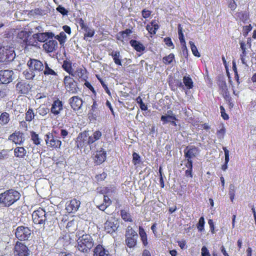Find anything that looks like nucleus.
I'll return each mask as SVG.
<instances>
[{
	"label": "nucleus",
	"mask_w": 256,
	"mask_h": 256,
	"mask_svg": "<svg viewBox=\"0 0 256 256\" xmlns=\"http://www.w3.org/2000/svg\"><path fill=\"white\" fill-rule=\"evenodd\" d=\"M118 226V220L112 217L104 223V230L108 233L112 234L116 230Z\"/></svg>",
	"instance_id": "obj_10"
},
{
	"label": "nucleus",
	"mask_w": 256,
	"mask_h": 256,
	"mask_svg": "<svg viewBox=\"0 0 256 256\" xmlns=\"http://www.w3.org/2000/svg\"><path fill=\"white\" fill-rule=\"evenodd\" d=\"M53 133H56V130H52V133L48 132L46 135L45 141L48 146L52 148H58L62 144L61 141L53 135Z\"/></svg>",
	"instance_id": "obj_5"
},
{
	"label": "nucleus",
	"mask_w": 256,
	"mask_h": 256,
	"mask_svg": "<svg viewBox=\"0 0 256 256\" xmlns=\"http://www.w3.org/2000/svg\"><path fill=\"white\" fill-rule=\"evenodd\" d=\"M48 111V108L44 106H40L36 109V113H38L40 115L42 116L46 115Z\"/></svg>",
	"instance_id": "obj_40"
},
{
	"label": "nucleus",
	"mask_w": 256,
	"mask_h": 256,
	"mask_svg": "<svg viewBox=\"0 0 256 256\" xmlns=\"http://www.w3.org/2000/svg\"><path fill=\"white\" fill-rule=\"evenodd\" d=\"M205 224V221L204 217L202 216L200 218L198 222L197 225V228L198 231L202 232L204 230V226Z\"/></svg>",
	"instance_id": "obj_44"
},
{
	"label": "nucleus",
	"mask_w": 256,
	"mask_h": 256,
	"mask_svg": "<svg viewBox=\"0 0 256 256\" xmlns=\"http://www.w3.org/2000/svg\"><path fill=\"white\" fill-rule=\"evenodd\" d=\"M14 254L17 256H28L30 250L26 245L17 242L14 246Z\"/></svg>",
	"instance_id": "obj_13"
},
{
	"label": "nucleus",
	"mask_w": 256,
	"mask_h": 256,
	"mask_svg": "<svg viewBox=\"0 0 256 256\" xmlns=\"http://www.w3.org/2000/svg\"><path fill=\"white\" fill-rule=\"evenodd\" d=\"M28 34L26 31L22 30L18 34L17 38L19 40L20 42L24 43L26 45H32L30 42L28 40Z\"/></svg>",
	"instance_id": "obj_22"
},
{
	"label": "nucleus",
	"mask_w": 256,
	"mask_h": 256,
	"mask_svg": "<svg viewBox=\"0 0 256 256\" xmlns=\"http://www.w3.org/2000/svg\"><path fill=\"white\" fill-rule=\"evenodd\" d=\"M58 47V42L56 40H50L43 44V48L47 52H52L56 50Z\"/></svg>",
	"instance_id": "obj_18"
},
{
	"label": "nucleus",
	"mask_w": 256,
	"mask_h": 256,
	"mask_svg": "<svg viewBox=\"0 0 256 256\" xmlns=\"http://www.w3.org/2000/svg\"><path fill=\"white\" fill-rule=\"evenodd\" d=\"M183 83L184 85L186 91L193 88V82L190 76H184L183 78Z\"/></svg>",
	"instance_id": "obj_31"
},
{
	"label": "nucleus",
	"mask_w": 256,
	"mask_h": 256,
	"mask_svg": "<svg viewBox=\"0 0 256 256\" xmlns=\"http://www.w3.org/2000/svg\"><path fill=\"white\" fill-rule=\"evenodd\" d=\"M16 56V54L12 49L0 48V62H8L12 61Z\"/></svg>",
	"instance_id": "obj_6"
},
{
	"label": "nucleus",
	"mask_w": 256,
	"mask_h": 256,
	"mask_svg": "<svg viewBox=\"0 0 256 256\" xmlns=\"http://www.w3.org/2000/svg\"><path fill=\"white\" fill-rule=\"evenodd\" d=\"M236 192V188L235 186L233 184H230V190H229V195L230 196H235Z\"/></svg>",
	"instance_id": "obj_57"
},
{
	"label": "nucleus",
	"mask_w": 256,
	"mask_h": 256,
	"mask_svg": "<svg viewBox=\"0 0 256 256\" xmlns=\"http://www.w3.org/2000/svg\"><path fill=\"white\" fill-rule=\"evenodd\" d=\"M31 139L32 140L34 144L36 145H38L40 144V138L38 135L34 132H32L30 133Z\"/></svg>",
	"instance_id": "obj_39"
},
{
	"label": "nucleus",
	"mask_w": 256,
	"mask_h": 256,
	"mask_svg": "<svg viewBox=\"0 0 256 256\" xmlns=\"http://www.w3.org/2000/svg\"><path fill=\"white\" fill-rule=\"evenodd\" d=\"M113 58L114 63L118 66H122V56L119 51H112L109 54Z\"/></svg>",
	"instance_id": "obj_29"
},
{
	"label": "nucleus",
	"mask_w": 256,
	"mask_h": 256,
	"mask_svg": "<svg viewBox=\"0 0 256 256\" xmlns=\"http://www.w3.org/2000/svg\"><path fill=\"white\" fill-rule=\"evenodd\" d=\"M64 84L66 90L72 94H76L78 93L79 88L77 84L74 79L70 76H66L64 78Z\"/></svg>",
	"instance_id": "obj_7"
},
{
	"label": "nucleus",
	"mask_w": 256,
	"mask_h": 256,
	"mask_svg": "<svg viewBox=\"0 0 256 256\" xmlns=\"http://www.w3.org/2000/svg\"><path fill=\"white\" fill-rule=\"evenodd\" d=\"M60 136L63 138H65L68 135V132L66 130L60 129Z\"/></svg>",
	"instance_id": "obj_62"
},
{
	"label": "nucleus",
	"mask_w": 256,
	"mask_h": 256,
	"mask_svg": "<svg viewBox=\"0 0 256 256\" xmlns=\"http://www.w3.org/2000/svg\"><path fill=\"white\" fill-rule=\"evenodd\" d=\"M246 52H242L240 55V58L242 64L247 66L246 64Z\"/></svg>",
	"instance_id": "obj_52"
},
{
	"label": "nucleus",
	"mask_w": 256,
	"mask_h": 256,
	"mask_svg": "<svg viewBox=\"0 0 256 256\" xmlns=\"http://www.w3.org/2000/svg\"><path fill=\"white\" fill-rule=\"evenodd\" d=\"M141 162V158L140 155L134 152L132 154V163L134 165H138Z\"/></svg>",
	"instance_id": "obj_41"
},
{
	"label": "nucleus",
	"mask_w": 256,
	"mask_h": 256,
	"mask_svg": "<svg viewBox=\"0 0 256 256\" xmlns=\"http://www.w3.org/2000/svg\"><path fill=\"white\" fill-rule=\"evenodd\" d=\"M27 65L30 70H33L36 74L43 71L44 64L36 59H30L27 62Z\"/></svg>",
	"instance_id": "obj_9"
},
{
	"label": "nucleus",
	"mask_w": 256,
	"mask_h": 256,
	"mask_svg": "<svg viewBox=\"0 0 256 256\" xmlns=\"http://www.w3.org/2000/svg\"><path fill=\"white\" fill-rule=\"evenodd\" d=\"M222 149L224 152L225 162L224 164L222 166V168L223 170L225 171L228 168V164L230 160L229 151L226 147H223Z\"/></svg>",
	"instance_id": "obj_33"
},
{
	"label": "nucleus",
	"mask_w": 256,
	"mask_h": 256,
	"mask_svg": "<svg viewBox=\"0 0 256 256\" xmlns=\"http://www.w3.org/2000/svg\"><path fill=\"white\" fill-rule=\"evenodd\" d=\"M174 59V55L171 53L168 56H164L162 58V62L166 64H170Z\"/></svg>",
	"instance_id": "obj_37"
},
{
	"label": "nucleus",
	"mask_w": 256,
	"mask_h": 256,
	"mask_svg": "<svg viewBox=\"0 0 256 256\" xmlns=\"http://www.w3.org/2000/svg\"><path fill=\"white\" fill-rule=\"evenodd\" d=\"M139 234L143 244L146 246L148 244L147 234L142 226L139 227Z\"/></svg>",
	"instance_id": "obj_32"
},
{
	"label": "nucleus",
	"mask_w": 256,
	"mask_h": 256,
	"mask_svg": "<svg viewBox=\"0 0 256 256\" xmlns=\"http://www.w3.org/2000/svg\"><path fill=\"white\" fill-rule=\"evenodd\" d=\"M125 237L126 244L128 248H132L136 246L138 238V234L131 226H128L127 228L126 232Z\"/></svg>",
	"instance_id": "obj_3"
},
{
	"label": "nucleus",
	"mask_w": 256,
	"mask_h": 256,
	"mask_svg": "<svg viewBox=\"0 0 256 256\" xmlns=\"http://www.w3.org/2000/svg\"><path fill=\"white\" fill-rule=\"evenodd\" d=\"M14 80V72L12 70H0V82L2 84H8Z\"/></svg>",
	"instance_id": "obj_12"
},
{
	"label": "nucleus",
	"mask_w": 256,
	"mask_h": 256,
	"mask_svg": "<svg viewBox=\"0 0 256 256\" xmlns=\"http://www.w3.org/2000/svg\"><path fill=\"white\" fill-rule=\"evenodd\" d=\"M23 74L27 80H32L36 75V74L33 70H30V68H28V70H24L23 72Z\"/></svg>",
	"instance_id": "obj_36"
},
{
	"label": "nucleus",
	"mask_w": 256,
	"mask_h": 256,
	"mask_svg": "<svg viewBox=\"0 0 256 256\" xmlns=\"http://www.w3.org/2000/svg\"><path fill=\"white\" fill-rule=\"evenodd\" d=\"M26 153V150L24 147H16L14 150V155L18 158H24Z\"/></svg>",
	"instance_id": "obj_30"
},
{
	"label": "nucleus",
	"mask_w": 256,
	"mask_h": 256,
	"mask_svg": "<svg viewBox=\"0 0 256 256\" xmlns=\"http://www.w3.org/2000/svg\"><path fill=\"white\" fill-rule=\"evenodd\" d=\"M62 110V102L59 100H57L53 102L50 111L54 115L58 114L60 111Z\"/></svg>",
	"instance_id": "obj_23"
},
{
	"label": "nucleus",
	"mask_w": 256,
	"mask_h": 256,
	"mask_svg": "<svg viewBox=\"0 0 256 256\" xmlns=\"http://www.w3.org/2000/svg\"><path fill=\"white\" fill-rule=\"evenodd\" d=\"M94 246V240L89 234H83L77 240V248L83 252H88Z\"/></svg>",
	"instance_id": "obj_2"
},
{
	"label": "nucleus",
	"mask_w": 256,
	"mask_h": 256,
	"mask_svg": "<svg viewBox=\"0 0 256 256\" xmlns=\"http://www.w3.org/2000/svg\"><path fill=\"white\" fill-rule=\"evenodd\" d=\"M62 67L66 71L70 74H72V72H71L72 66H71V64L70 63H69L68 62L64 61L62 66Z\"/></svg>",
	"instance_id": "obj_47"
},
{
	"label": "nucleus",
	"mask_w": 256,
	"mask_h": 256,
	"mask_svg": "<svg viewBox=\"0 0 256 256\" xmlns=\"http://www.w3.org/2000/svg\"><path fill=\"white\" fill-rule=\"evenodd\" d=\"M98 79L100 81V82L101 84L102 85L103 88L104 89L106 92L108 94V95H110V90H109L107 85L105 84V82H104V80L101 79V78H98Z\"/></svg>",
	"instance_id": "obj_50"
},
{
	"label": "nucleus",
	"mask_w": 256,
	"mask_h": 256,
	"mask_svg": "<svg viewBox=\"0 0 256 256\" xmlns=\"http://www.w3.org/2000/svg\"><path fill=\"white\" fill-rule=\"evenodd\" d=\"M189 44H190L191 50L193 54L196 56L200 57V54L194 43L190 41Z\"/></svg>",
	"instance_id": "obj_43"
},
{
	"label": "nucleus",
	"mask_w": 256,
	"mask_h": 256,
	"mask_svg": "<svg viewBox=\"0 0 256 256\" xmlns=\"http://www.w3.org/2000/svg\"><path fill=\"white\" fill-rule=\"evenodd\" d=\"M146 29L151 34H156V32L154 29V28L150 23L147 24L146 26Z\"/></svg>",
	"instance_id": "obj_53"
},
{
	"label": "nucleus",
	"mask_w": 256,
	"mask_h": 256,
	"mask_svg": "<svg viewBox=\"0 0 256 256\" xmlns=\"http://www.w3.org/2000/svg\"><path fill=\"white\" fill-rule=\"evenodd\" d=\"M142 17L144 18H146L150 16L151 12L148 10H146V9H144L142 10Z\"/></svg>",
	"instance_id": "obj_54"
},
{
	"label": "nucleus",
	"mask_w": 256,
	"mask_h": 256,
	"mask_svg": "<svg viewBox=\"0 0 256 256\" xmlns=\"http://www.w3.org/2000/svg\"><path fill=\"white\" fill-rule=\"evenodd\" d=\"M208 224L210 227V230L212 234H214L215 232H214V226L213 222V220H208Z\"/></svg>",
	"instance_id": "obj_59"
},
{
	"label": "nucleus",
	"mask_w": 256,
	"mask_h": 256,
	"mask_svg": "<svg viewBox=\"0 0 256 256\" xmlns=\"http://www.w3.org/2000/svg\"><path fill=\"white\" fill-rule=\"evenodd\" d=\"M121 216L122 219L126 222H132V218L130 217V214L128 213H127L125 211L122 210L121 212Z\"/></svg>",
	"instance_id": "obj_46"
},
{
	"label": "nucleus",
	"mask_w": 256,
	"mask_h": 256,
	"mask_svg": "<svg viewBox=\"0 0 256 256\" xmlns=\"http://www.w3.org/2000/svg\"><path fill=\"white\" fill-rule=\"evenodd\" d=\"M252 29V26L250 24L248 26H246L244 27V34H247L249 32H250Z\"/></svg>",
	"instance_id": "obj_64"
},
{
	"label": "nucleus",
	"mask_w": 256,
	"mask_h": 256,
	"mask_svg": "<svg viewBox=\"0 0 256 256\" xmlns=\"http://www.w3.org/2000/svg\"><path fill=\"white\" fill-rule=\"evenodd\" d=\"M20 197V194L18 191L8 190L0 194V203L5 206H10L18 200Z\"/></svg>",
	"instance_id": "obj_1"
},
{
	"label": "nucleus",
	"mask_w": 256,
	"mask_h": 256,
	"mask_svg": "<svg viewBox=\"0 0 256 256\" xmlns=\"http://www.w3.org/2000/svg\"><path fill=\"white\" fill-rule=\"evenodd\" d=\"M226 133V130L222 126L221 128L217 131L216 134L218 138H222Z\"/></svg>",
	"instance_id": "obj_48"
},
{
	"label": "nucleus",
	"mask_w": 256,
	"mask_h": 256,
	"mask_svg": "<svg viewBox=\"0 0 256 256\" xmlns=\"http://www.w3.org/2000/svg\"><path fill=\"white\" fill-rule=\"evenodd\" d=\"M56 10L64 16L66 15L68 13V11L64 7L61 6H59L56 8Z\"/></svg>",
	"instance_id": "obj_51"
},
{
	"label": "nucleus",
	"mask_w": 256,
	"mask_h": 256,
	"mask_svg": "<svg viewBox=\"0 0 256 256\" xmlns=\"http://www.w3.org/2000/svg\"><path fill=\"white\" fill-rule=\"evenodd\" d=\"M112 203V201L107 195H104V204L106 206H109Z\"/></svg>",
	"instance_id": "obj_58"
},
{
	"label": "nucleus",
	"mask_w": 256,
	"mask_h": 256,
	"mask_svg": "<svg viewBox=\"0 0 256 256\" xmlns=\"http://www.w3.org/2000/svg\"><path fill=\"white\" fill-rule=\"evenodd\" d=\"M202 256H210L208 250L205 246L202 248Z\"/></svg>",
	"instance_id": "obj_56"
},
{
	"label": "nucleus",
	"mask_w": 256,
	"mask_h": 256,
	"mask_svg": "<svg viewBox=\"0 0 256 256\" xmlns=\"http://www.w3.org/2000/svg\"><path fill=\"white\" fill-rule=\"evenodd\" d=\"M160 120L162 122L163 124L168 122H170L174 126H176V123L175 120H178L176 116H162Z\"/></svg>",
	"instance_id": "obj_26"
},
{
	"label": "nucleus",
	"mask_w": 256,
	"mask_h": 256,
	"mask_svg": "<svg viewBox=\"0 0 256 256\" xmlns=\"http://www.w3.org/2000/svg\"><path fill=\"white\" fill-rule=\"evenodd\" d=\"M164 42H165V44L168 47H170L172 48H174V45L171 40V38L167 37L164 38Z\"/></svg>",
	"instance_id": "obj_49"
},
{
	"label": "nucleus",
	"mask_w": 256,
	"mask_h": 256,
	"mask_svg": "<svg viewBox=\"0 0 256 256\" xmlns=\"http://www.w3.org/2000/svg\"><path fill=\"white\" fill-rule=\"evenodd\" d=\"M34 117L33 110L29 108L26 114V120L28 122H30Z\"/></svg>",
	"instance_id": "obj_42"
},
{
	"label": "nucleus",
	"mask_w": 256,
	"mask_h": 256,
	"mask_svg": "<svg viewBox=\"0 0 256 256\" xmlns=\"http://www.w3.org/2000/svg\"><path fill=\"white\" fill-rule=\"evenodd\" d=\"M9 140H12L16 144L22 145L24 141V138L22 133L16 132L12 134L8 138Z\"/></svg>",
	"instance_id": "obj_17"
},
{
	"label": "nucleus",
	"mask_w": 256,
	"mask_h": 256,
	"mask_svg": "<svg viewBox=\"0 0 256 256\" xmlns=\"http://www.w3.org/2000/svg\"><path fill=\"white\" fill-rule=\"evenodd\" d=\"M94 256H112L102 246L98 244L94 249Z\"/></svg>",
	"instance_id": "obj_21"
},
{
	"label": "nucleus",
	"mask_w": 256,
	"mask_h": 256,
	"mask_svg": "<svg viewBox=\"0 0 256 256\" xmlns=\"http://www.w3.org/2000/svg\"><path fill=\"white\" fill-rule=\"evenodd\" d=\"M16 236L20 240H28L31 235V230L27 226H18L15 232Z\"/></svg>",
	"instance_id": "obj_8"
},
{
	"label": "nucleus",
	"mask_w": 256,
	"mask_h": 256,
	"mask_svg": "<svg viewBox=\"0 0 256 256\" xmlns=\"http://www.w3.org/2000/svg\"><path fill=\"white\" fill-rule=\"evenodd\" d=\"M80 204V201L73 199L66 205V210L69 213L74 212L78 210Z\"/></svg>",
	"instance_id": "obj_19"
},
{
	"label": "nucleus",
	"mask_w": 256,
	"mask_h": 256,
	"mask_svg": "<svg viewBox=\"0 0 256 256\" xmlns=\"http://www.w3.org/2000/svg\"><path fill=\"white\" fill-rule=\"evenodd\" d=\"M232 69L234 72V75H235L234 77H235L236 79V80L237 82H238V76L236 64L234 61L232 62Z\"/></svg>",
	"instance_id": "obj_55"
},
{
	"label": "nucleus",
	"mask_w": 256,
	"mask_h": 256,
	"mask_svg": "<svg viewBox=\"0 0 256 256\" xmlns=\"http://www.w3.org/2000/svg\"><path fill=\"white\" fill-rule=\"evenodd\" d=\"M150 24L153 26L154 29L156 32L157 30L159 28V25L156 20H152L150 22Z\"/></svg>",
	"instance_id": "obj_60"
},
{
	"label": "nucleus",
	"mask_w": 256,
	"mask_h": 256,
	"mask_svg": "<svg viewBox=\"0 0 256 256\" xmlns=\"http://www.w3.org/2000/svg\"><path fill=\"white\" fill-rule=\"evenodd\" d=\"M56 38L60 42V44H62L66 41V36L64 32H62L56 36Z\"/></svg>",
	"instance_id": "obj_45"
},
{
	"label": "nucleus",
	"mask_w": 256,
	"mask_h": 256,
	"mask_svg": "<svg viewBox=\"0 0 256 256\" xmlns=\"http://www.w3.org/2000/svg\"><path fill=\"white\" fill-rule=\"evenodd\" d=\"M184 152L186 158L192 160L198 154V148L194 146H187Z\"/></svg>",
	"instance_id": "obj_15"
},
{
	"label": "nucleus",
	"mask_w": 256,
	"mask_h": 256,
	"mask_svg": "<svg viewBox=\"0 0 256 256\" xmlns=\"http://www.w3.org/2000/svg\"><path fill=\"white\" fill-rule=\"evenodd\" d=\"M86 70L84 68H79L74 73H72V76L76 78H80L83 80H86L87 76L86 75Z\"/></svg>",
	"instance_id": "obj_24"
},
{
	"label": "nucleus",
	"mask_w": 256,
	"mask_h": 256,
	"mask_svg": "<svg viewBox=\"0 0 256 256\" xmlns=\"http://www.w3.org/2000/svg\"><path fill=\"white\" fill-rule=\"evenodd\" d=\"M102 136V132L99 130H96L95 132H90L89 131V142H90V145L92 144L96 141L98 140Z\"/></svg>",
	"instance_id": "obj_25"
},
{
	"label": "nucleus",
	"mask_w": 256,
	"mask_h": 256,
	"mask_svg": "<svg viewBox=\"0 0 256 256\" xmlns=\"http://www.w3.org/2000/svg\"><path fill=\"white\" fill-rule=\"evenodd\" d=\"M54 36V34L52 32H38L32 35L34 39L40 42H44L48 39L52 38Z\"/></svg>",
	"instance_id": "obj_16"
},
{
	"label": "nucleus",
	"mask_w": 256,
	"mask_h": 256,
	"mask_svg": "<svg viewBox=\"0 0 256 256\" xmlns=\"http://www.w3.org/2000/svg\"><path fill=\"white\" fill-rule=\"evenodd\" d=\"M84 31L85 32L84 33V40H87L86 38L87 37H92L94 34V29L91 28H89L88 26H87L86 28L84 30Z\"/></svg>",
	"instance_id": "obj_38"
},
{
	"label": "nucleus",
	"mask_w": 256,
	"mask_h": 256,
	"mask_svg": "<svg viewBox=\"0 0 256 256\" xmlns=\"http://www.w3.org/2000/svg\"><path fill=\"white\" fill-rule=\"evenodd\" d=\"M50 216L48 212H46L42 208H39L33 212L32 218L34 222L36 224L44 225L46 221L48 218Z\"/></svg>",
	"instance_id": "obj_4"
},
{
	"label": "nucleus",
	"mask_w": 256,
	"mask_h": 256,
	"mask_svg": "<svg viewBox=\"0 0 256 256\" xmlns=\"http://www.w3.org/2000/svg\"><path fill=\"white\" fill-rule=\"evenodd\" d=\"M16 90L19 93L26 94L30 90L31 87L28 84L24 82H18L16 84Z\"/></svg>",
	"instance_id": "obj_20"
},
{
	"label": "nucleus",
	"mask_w": 256,
	"mask_h": 256,
	"mask_svg": "<svg viewBox=\"0 0 256 256\" xmlns=\"http://www.w3.org/2000/svg\"><path fill=\"white\" fill-rule=\"evenodd\" d=\"M89 131H84L79 134L77 138V146L78 148H82L88 145L90 146L89 142Z\"/></svg>",
	"instance_id": "obj_11"
},
{
	"label": "nucleus",
	"mask_w": 256,
	"mask_h": 256,
	"mask_svg": "<svg viewBox=\"0 0 256 256\" xmlns=\"http://www.w3.org/2000/svg\"><path fill=\"white\" fill-rule=\"evenodd\" d=\"M43 72L44 75H56V73L48 66L46 62H44Z\"/></svg>",
	"instance_id": "obj_35"
},
{
	"label": "nucleus",
	"mask_w": 256,
	"mask_h": 256,
	"mask_svg": "<svg viewBox=\"0 0 256 256\" xmlns=\"http://www.w3.org/2000/svg\"><path fill=\"white\" fill-rule=\"evenodd\" d=\"M130 44L134 49L138 52H142L145 50V47L144 45L136 40H132L130 42Z\"/></svg>",
	"instance_id": "obj_28"
},
{
	"label": "nucleus",
	"mask_w": 256,
	"mask_h": 256,
	"mask_svg": "<svg viewBox=\"0 0 256 256\" xmlns=\"http://www.w3.org/2000/svg\"><path fill=\"white\" fill-rule=\"evenodd\" d=\"M106 158V153L104 150H102L96 152L94 160L98 164H100L104 161Z\"/></svg>",
	"instance_id": "obj_27"
},
{
	"label": "nucleus",
	"mask_w": 256,
	"mask_h": 256,
	"mask_svg": "<svg viewBox=\"0 0 256 256\" xmlns=\"http://www.w3.org/2000/svg\"><path fill=\"white\" fill-rule=\"evenodd\" d=\"M82 100L78 96H74L68 100V104L74 110H80L82 105Z\"/></svg>",
	"instance_id": "obj_14"
},
{
	"label": "nucleus",
	"mask_w": 256,
	"mask_h": 256,
	"mask_svg": "<svg viewBox=\"0 0 256 256\" xmlns=\"http://www.w3.org/2000/svg\"><path fill=\"white\" fill-rule=\"evenodd\" d=\"M185 166L188 168L187 170H192V160L186 159V163L185 164Z\"/></svg>",
	"instance_id": "obj_61"
},
{
	"label": "nucleus",
	"mask_w": 256,
	"mask_h": 256,
	"mask_svg": "<svg viewBox=\"0 0 256 256\" xmlns=\"http://www.w3.org/2000/svg\"><path fill=\"white\" fill-rule=\"evenodd\" d=\"M10 120V115L8 113L4 112L0 116V124L2 125L6 124Z\"/></svg>",
	"instance_id": "obj_34"
},
{
	"label": "nucleus",
	"mask_w": 256,
	"mask_h": 256,
	"mask_svg": "<svg viewBox=\"0 0 256 256\" xmlns=\"http://www.w3.org/2000/svg\"><path fill=\"white\" fill-rule=\"evenodd\" d=\"M41 11L42 10L38 8H36L34 10H31L30 14L32 16L40 14L41 13Z\"/></svg>",
	"instance_id": "obj_63"
}]
</instances>
